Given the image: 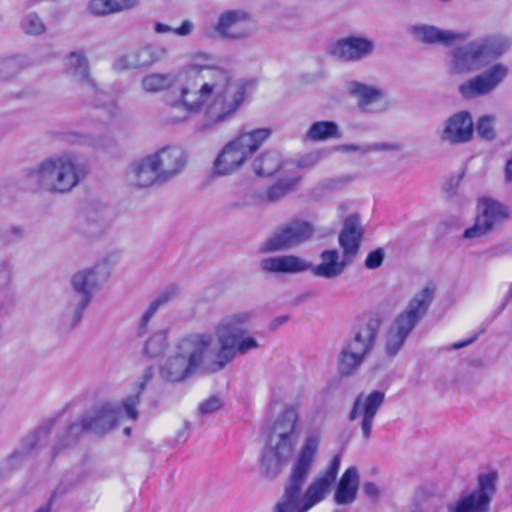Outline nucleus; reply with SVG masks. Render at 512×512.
Instances as JSON below:
<instances>
[{"instance_id":"nucleus-46","label":"nucleus","mask_w":512,"mask_h":512,"mask_svg":"<svg viewBox=\"0 0 512 512\" xmlns=\"http://www.w3.org/2000/svg\"><path fill=\"white\" fill-rule=\"evenodd\" d=\"M506 181L512 182V159L508 160L505 165Z\"/></svg>"},{"instance_id":"nucleus-30","label":"nucleus","mask_w":512,"mask_h":512,"mask_svg":"<svg viewBox=\"0 0 512 512\" xmlns=\"http://www.w3.org/2000/svg\"><path fill=\"white\" fill-rule=\"evenodd\" d=\"M338 126L333 121H318L311 125L307 132V137L314 141H322L329 138L338 137Z\"/></svg>"},{"instance_id":"nucleus-1","label":"nucleus","mask_w":512,"mask_h":512,"mask_svg":"<svg viewBox=\"0 0 512 512\" xmlns=\"http://www.w3.org/2000/svg\"><path fill=\"white\" fill-rule=\"evenodd\" d=\"M195 60L182 70L186 86L179 98L169 104L167 120L179 123L200 112L204 106L205 128L231 120L243 106L250 80L233 82L232 73L223 67L210 65L205 53L196 54Z\"/></svg>"},{"instance_id":"nucleus-19","label":"nucleus","mask_w":512,"mask_h":512,"mask_svg":"<svg viewBox=\"0 0 512 512\" xmlns=\"http://www.w3.org/2000/svg\"><path fill=\"white\" fill-rule=\"evenodd\" d=\"M165 54L164 48L147 45L118 58L115 68L117 70L145 68L160 61Z\"/></svg>"},{"instance_id":"nucleus-8","label":"nucleus","mask_w":512,"mask_h":512,"mask_svg":"<svg viewBox=\"0 0 512 512\" xmlns=\"http://www.w3.org/2000/svg\"><path fill=\"white\" fill-rule=\"evenodd\" d=\"M82 169L76 159L68 154L44 160L39 168L30 172L41 185L48 186L50 192L65 193L76 186Z\"/></svg>"},{"instance_id":"nucleus-25","label":"nucleus","mask_w":512,"mask_h":512,"mask_svg":"<svg viewBox=\"0 0 512 512\" xmlns=\"http://www.w3.org/2000/svg\"><path fill=\"white\" fill-rule=\"evenodd\" d=\"M140 0H91L89 10L97 16H104L134 8Z\"/></svg>"},{"instance_id":"nucleus-41","label":"nucleus","mask_w":512,"mask_h":512,"mask_svg":"<svg viewBox=\"0 0 512 512\" xmlns=\"http://www.w3.org/2000/svg\"><path fill=\"white\" fill-rule=\"evenodd\" d=\"M191 31H192V24L188 20H185L184 22H182V24L178 28L173 29V32L178 36H186V35L190 34Z\"/></svg>"},{"instance_id":"nucleus-38","label":"nucleus","mask_w":512,"mask_h":512,"mask_svg":"<svg viewBox=\"0 0 512 512\" xmlns=\"http://www.w3.org/2000/svg\"><path fill=\"white\" fill-rule=\"evenodd\" d=\"M169 299L168 296L166 295H162L160 296L157 300H155L150 306L149 308L147 309V311L144 313V315L142 316V320H141V327L142 328H146V326L148 325L150 319L153 317V315L156 313V311L158 310V308L165 302H167Z\"/></svg>"},{"instance_id":"nucleus-40","label":"nucleus","mask_w":512,"mask_h":512,"mask_svg":"<svg viewBox=\"0 0 512 512\" xmlns=\"http://www.w3.org/2000/svg\"><path fill=\"white\" fill-rule=\"evenodd\" d=\"M221 406V401L217 397H210L209 399L203 401L199 405V412L201 414H208L215 410H217Z\"/></svg>"},{"instance_id":"nucleus-2","label":"nucleus","mask_w":512,"mask_h":512,"mask_svg":"<svg viewBox=\"0 0 512 512\" xmlns=\"http://www.w3.org/2000/svg\"><path fill=\"white\" fill-rule=\"evenodd\" d=\"M318 445L319 438L317 436L307 438L285 488L283 500L277 503L275 512H293L294 510L307 512L321 502L335 484L341 465L339 455L332 458L325 471L313 480L303 498H300L303 484L315 460Z\"/></svg>"},{"instance_id":"nucleus-18","label":"nucleus","mask_w":512,"mask_h":512,"mask_svg":"<svg viewBox=\"0 0 512 512\" xmlns=\"http://www.w3.org/2000/svg\"><path fill=\"white\" fill-rule=\"evenodd\" d=\"M474 135V124L468 111H459L448 118L442 140L452 144L469 142Z\"/></svg>"},{"instance_id":"nucleus-4","label":"nucleus","mask_w":512,"mask_h":512,"mask_svg":"<svg viewBox=\"0 0 512 512\" xmlns=\"http://www.w3.org/2000/svg\"><path fill=\"white\" fill-rule=\"evenodd\" d=\"M364 230L358 215H350L339 235V245L343 251V259L337 250H325L321 253V262L312 268L315 275L327 279L336 278L342 274L346 265L356 257L362 242Z\"/></svg>"},{"instance_id":"nucleus-5","label":"nucleus","mask_w":512,"mask_h":512,"mask_svg":"<svg viewBox=\"0 0 512 512\" xmlns=\"http://www.w3.org/2000/svg\"><path fill=\"white\" fill-rule=\"evenodd\" d=\"M247 316L233 315L227 317L216 328V334L220 342L217 360L206 368L211 372H217L225 367L234 356L245 353L258 346L256 340L247 334Z\"/></svg>"},{"instance_id":"nucleus-3","label":"nucleus","mask_w":512,"mask_h":512,"mask_svg":"<svg viewBox=\"0 0 512 512\" xmlns=\"http://www.w3.org/2000/svg\"><path fill=\"white\" fill-rule=\"evenodd\" d=\"M212 343L213 337L209 334H192L181 339L177 345V353L162 367V377L173 383L189 378L203 364Z\"/></svg>"},{"instance_id":"nucleus-13","label":"nucleus","mask_w":512,"mask_h":512,"mask_svg":"<svg viewBox=\"0 0 512 512\" xmlns=\"http://www.w3.org/2000/svg\"><path fill=\"white\" fill-rule=\"evenodd\" d=\"M498 475L491 471L478 476V491L461 498L450 512H487L491 496L496 490Z\"/></svg>"},{"instance_id":"nucleus-35","label":"nucleus","mask_w":512,"mask_h":512,"mask_svg":"<svg viewBox=\"0 0 512 512\" xmlns=\"http://www.w3.org/2000/svg\"><path fill=\"white\" fill-rule=\"evenodd\" d=\"M383 400L384 395L379 391L369 394L363 407V415L374 417Z\"/></svg>"},{"instance_id":"nucleus-33","label":"nucleus","mask_w":512,"mask_h":512,"mask_svg":"<svg viewBox=\"0 0 512 512\" xmlns=\"http://www.w3.org/2000/svg\"><path fill=\"white\" fill-rule=\"evenodd\" d=\"M69 68L74 71L75 74H79L81 79L86 80L89 78V66L87 59L77 52H71L69 54Z\"/></svg>"},{"instance_id":"nucleus-47","label":"nucleus","mask_w":512,"mask_h":512,"mask_svg":"<svg viewBox=\"0 0 512 512\" xmlns=\"http://www.w3.org/2000/svg\"><path fill=\"white\" fill-rule=\"evenodd\" d=\"M468 343H469V342L456 343V344H454V348H457V349L462 348V347H464L465 345H467Z\"/></svg>"},{"instance_id":"nucleus-9","label":"nucleus","mask_w":512,"mask_h":512,"mask_svg":"<svg viewBox=\"0 0 512 512\" xmlns=\"http://www.w3.org/2000/svg\"><path fill=\"white\" fill-rule=\"evenodd\" d=\"M298 414L296 408H287L280 418L274 423L270 442L273 435L278 436L275 447H271L269 452H265L262 457V465L267 466L266 475L275 477L282 468L285 459L292 453L293 442L292 434L297 425Z\"/></svg>"},{"instance_id":"nucleus-22","label":"nucleus","mask_w":512,"mask_h":512,"mask_svg":"<svg viewBox=\"0 0 512 512\" xmlns=\"http://www.w3.org/2000/svg\"><path fill=\"white\" fill-rule=\"evenodd\" d=\"M119 418L120 408L113 406L111 403H105L99 408L95 416L82 419V430L84 432L90 430L102 432L106 424H108V429H112Z\"/></svg>"},{"instance_id":"nucleus-28","label":"nucleus","mask_w":512,"mask_h":512,"mask_svg":"<svg viewBox=\"0 0 512 512\" xmlns=\"http://www.w3.org/2000/svg\"><path fill=\"white\" fill-rule=\"evenodd\" d=\"M349 89L350 93L358 99V105L361 108H366L368 105L379 101L382 97L381 90L360 82H352Z\"/></svg>"},{"instance_id":"nucleus-45","label":"nucleus","mask_w":512,"mask_h":512,"mask_svg":"<svg viewBox=\"0 0 512 512\" xmlns=\"http://www.w3.org/2000/svg\"><path fill=\"white\" fill-rule=\"evenodd\" d=\"M155 31L157 33H169V32H173V28L166 25V24H163V23H156L155 24V27H154Z\"/></svg>"},{"instance_id":"nucleus-32","label":"nucleus","mask_w":512,"mask_h":512,"mask_svg":"<svg viewBox=\"0 0 512 512\" xmlns=\"http://www.w3.org/2000/svg\"><path fill=\"white\" fill-rule=\"evenodd\" d=\"M171 84L172 80L164 74H150L142 80V86L147 92H159L167 89Z\"/></svg>"},{"instance_id":"nucleus-31","label":"nucleus","mask_w":512,"mask_h":512,"mask_svg":"<svg viewBox=\"0 0 512 512\" xmlns=\"http://www.w3.org/2000/svg\"><path fill=\"white\" fill-rule=\"evenodd\" d=\"M300 178L279 180L273 184L266 192L265 198L268 202H275L293 191Z\"/></svg>"},{"instance_id":"nucleus-36","label":"nucleus","mask_w":512,"mask_h":512,"mask_svg":"<svg viewBox=\"0 0 512 512\" xmlns=\"http://www.w3.org/2000/svg\"><path fill=\"white\" fill-rule=\"evenodd\" d=\"M152 164H153V161L150 158V156H148V157L142 159V161L136 167L135 176L137 179L136 185L138 187H149L153 184V183L143 184L144 180L149 178V176H150V173L147 170H148V168H150V165H152Z\"/></svg>"},{"instance_id":"nucleus-6","label":"nucleus","mask_w":512,"mask_h":512,"mask_svg":"<svg viewBox=\"0 0 512 512\" xmlns=\"http://www.w3.org/2000/svg\"><path fill=\"white\" fill-rule=\"evenodd\" d=\"M271 136L269 128L241 132L229 141L213 163L217 175H229L241 168Z\"/></svg>"},{"instance_id":"nucleus-7","label":"nucleus","mask_w":512,"mask_h":512,"mask_svg":"<svg viewBox=\"0 0 512 512\" xmlns=\"http://www.w3.org/2000/svg\"><path fill=\"white\" fill-rule=\"evenodd\" d=\"M434 292V286L425 287L411 299L408 307L395 319L387 333L386 350L389 355L393 356L400 350L407 336L426 314Z\"/></svg>"},{"instance_id":"nucleus-39","label":"nucleus","mask_w":512,"mask_h":512,"mask_svg":"<svg viewBox=\"0 0 512 512\" xmlns=\"http://www.w3.org/2000/svg\"><path fill=\"white\" fill-rule=\"evenodd\" d=\"M45 30L44 24L37 16L28 18L26 32L31 35L41 34Z\"/></svg>"},{"instance_id":"nucleus-12","label":"nucleus","mask_w":512,"mask_h":512,"mask_svg":"<svg viewBox=\"0 0 512 512\" xmlns=\"http://www.w3.org/2000/svg\"><path fill=\"white\" fill-rule=\"evenodd\" d=\"M314 232L311 223L295 219L282 226L261 247L264 253L285 250L309 240Z\"/></svg>"},{"instance_id":"nucleus-48","label":"nucleus","mask_w":512,"mask_h":512,"mask_svg":"<svg viewBox=\"0 0 512 512\" xmlns=\"http://www.w3.org/2000/svg\"><path fill=\"white\" fill-rule=\"evenodd\" d=\"M35 512H50V508L49 507H43V508L38 509Z\"/></svg>"},{"instance_id":"nucleus-17","label":"nucleus","mask_w":512,"mask_h":512,"mask_svg":"<svg viewBox=\"0 0 512 512\" xmlns=\"http://www.w3.org/2000/svg\"><path fill=\"white\" fill-rule=\"evenodd\" d=\"M217 31L227 38H243L250 34V14L242 10H229L221 14L218 19Z\"/></svg>"},{"instance_id":"nucleus-43","label":"nucleus","mask_w":512,"mask_h":512,"mask_svg":"<svg viewBox=\"0 0 512 512\" xmlns=\"http://www.w3.org/2000/svg\"><path fill=\"white\" fill-rule=\"evenodd\" d=\"M363 489L365 494L371 498H377L379 496V489L376 484L372 482L365 483Z\"/></svg>"},{"instance_id":"nucleus-10","label":"nucleus","mask_w":512,"mask_h":512,"mask_svg":"<svg viewBox=\"0 0 512 512\" xmlns=\"http://www.w3.org/2000/svg\"><path fill=\"white\" fill-rule=\"evenodd\" d=\"M508 46L507 40L497 37H487L479 43L471 42L465 47L456 49L452 71L456 74L470 72L480 61L501 55Z\"/></svg>"},{"instance_id":"nucleus-15","label":"nucleus","mask_w":512,"mask_h":512,"mask_svg":"<svg viewBox=\"0 0 512 512\" xmlns=\"http://www.w3.org/2000/svg\"><path fill=\"white\" fill-rule=\"evenodd\" d=\"M508 69L502 64L492 66L486 73L477 75L459 86L465 99L482 96L493 91L507 76Z\"/></svg>"},{"instance_id":"nucleus-42","label":"nucleus","mask_w":512,"mask_h":512,"mask_svg":"<svg viewBox=\"0 0 512 512\" xmlns=\"http://www.w3.org/2000/svg\"><path fill=\"white\" fill-rule=\"evenodd\" d=\"M373 418L374 417L363 415L362 431L365 438H368L370 436Z\"/></svg>"},{"instance_id":"nucleus-24","label":"nucleus","mask_w":512,"mask_h":512,"mask_svg":"<svg viewBox=\"0 0 512 512\" xmlns=\"http://www.w3.org/2000/svg\"><path fill=\"white\" fill-rule=\"evenodd\" d=\"M283 166L281 156L276 152L261 153L253 161V171L257 176L269 177L278 172Z\"/></svg>"},{"instance_id":"nucleus-34","label":"nucleus","mask_w":512,"mask_h":512,"mask_svg":"<svg viewBox=\"0 0 512 512\" xmlns=\"http://www.w3.org/2000/svg\"><path fill=\"white\" fill-rule=\"evenodd\" d=\"M477 133L485 140H492L495 137L494 118L492 116H482L477 122Z\"/></svg>"},{"instance_id":"nucleus-49","label":"nucleus","mask_w":512,"mask_h":512,"mask_svg":"<svg viewBox=\"0 0 512 512\" xmlns=\"http://www.w3.org/2000/svg\"><path fill=\"white\" fill-rule=\"evenodd\" d=\"M130 433H131V428H129V427L125 428V434L129 436Z\"/></svg>"},{"instance_id":"nucleus-26","label":"nucleus","mask_w":512,"mask_h":512,"mask_svg":"<svg viewBox=\"0 0 512 512\" xmlns=\"http://www.w3.org/2000/svg\"><path fill=\"white\" fill-rule=\"evenodd\" d=\"M95 272L93 269L81 271L73 278V287L75 291L83 294L80 309L83 310L91 300L90 290L94 286Z\"/></svg>"},{"instance_id":"nucleus-37","label":"nucleus","mask_w":512,"mask_h":512,"mask_svg":"<svg viewBox=\"0 0 512 512\" xmlns=\"http://www.w3.org/2000/svg\"><path fill=\"white\" fill-rule=\"evenodd\" d=\"M384 250L382 248H377L373 251H371L366 259H365V266L367 269H376L380 267L384 260Z\"/></svg>"},{"instance_id":"nucleus-11","label":"nucleus","mask_w":512,"mask_h":512,"mask_svg":"<svg viewBox=\"0 0 512 512\" xmlns=\"http://www.w3.org/2000/svg\"><path fill=\"white\" fill-rule=\"evenodd\" d=\"M376 331L369 325L361 326L355 337L343 349L339 361V372L349 376L361 365L373 347Z\"/></svg>"},{"instance_id":"nucleus-23","label":"nucleus","mask_w":512,"mask_h":512,"mask_svg":"<svg viewBox=\"0 0 512 512\" xmlns=\"http://www.w3.org/2000/svg\"><path fill=\"white\" fill-rule=\"evenodd\" d=\"M359 488V474L355 467L347 468L342 474L334 494V501L339 505L355 501Z\"/></svg>"},{"instance_id":"nucleus-29","label":"nucleus","mask_w":512,"mask_h":512,"mask_svg":"<svg viewBox=\"0 0 512 512\" xmlns=\"http://www.w3.org/2000/svg\"><path fill=\"white\" fill-rule=\"evenodd\" d=\"M421 37L424 42L429 44L442 43L444 45H451L457 40L465 38L466 35L428 26L421 29Z\"/></svg>"},{"instance_id":"nucleus-20","label":"nucleus","mask_w":512,"mask_h":512,"mask_svg":"<svg viewBox=\"0 0 512 512\" xmlns=\"http://www.w3.org/2000/svg\"><path fill=\"white\" fill-rule=\"evenodd\" d=\"M373 50V43L365 38L348 37L336 41L330 47V54L348 61H356L369 55Z\"/></svg>"},{"instance_id":"nucleus-16","label":"nucleus","mask_w":512,"mask_h":512,"mask_svg":"<svg viewBox=\"0 0 512 512\" xmlns=\"http://www.w3.org/2000/svg\"><path fill=\"white\" fill-rule=\"evenodd\" d=\"M483 211L477 217L475 224L464 231L465 238L481 237L487 234L499 222L506 220L509 217V209L489 198L481 200Z\"/></svg>"},{"instance_id":"nucleus-44","label":"nucleus","mask_w":512,"mask_h":512,"mask_svg":"<svg viewBox=\"0 0 512 512\" xmlns=\"http://www.w3.org/2000/svg\"><path fill=\"white\" fill-rule=\"evenodd\" d=\"M361 413V401L360 397H358L353 405V408L350 412V419L355 420Z\"/></svg>"},{"instance_id":"nucleus-21","label":"nucleus","mask_w":512,"mask_h":512,"mask_svg":"<svg viewBox=\"0 0 512 512\" xmlns=\"http://www.w3.org/2000/svg\"><path fill=\"white\" fill-rule=\"evenodd\" d=\"M261 267L272 273H297L308 270L310 264L298 256L283 255L263 259Z\"/></svg>"},{"instance_id":"nucleus-14","label":"nucleus","mask_w":512,"mask_h":512,"mask_svg":"<svg viewBox=\"0 0 512 512\" xmlns=\"http://www.w3.org/2000/svg\"><path fill=\"white\" fill-rule=\"evenodd\" d=\"M153 164L148 168L149 178L143 184L155 183L161 178H168L180 172L185 163L184 152L176 147H166L150 156Z\"/></svg>"},{"instance_id":"nucleus-27","label":"nucleus","mask_w":512,"mask_h":512,"mask_svg":"<svg viewBox=\"0 0 512 512\" xmlns=\"http://www.w3.org/2000/svg\"><path fill=\"white\" fill-rule=\"evenodd\" d=\"M152 377H153V369L150 367L145 371L141 382L138 384L136 394L127 397V399L122 403V408L124 409L126 416L130 420H133V421L137 420L138 411H137L136 407L140 403V396H141L142 392L144 391L146 385L150 382Z\"/></svg>"}]
</instances>
